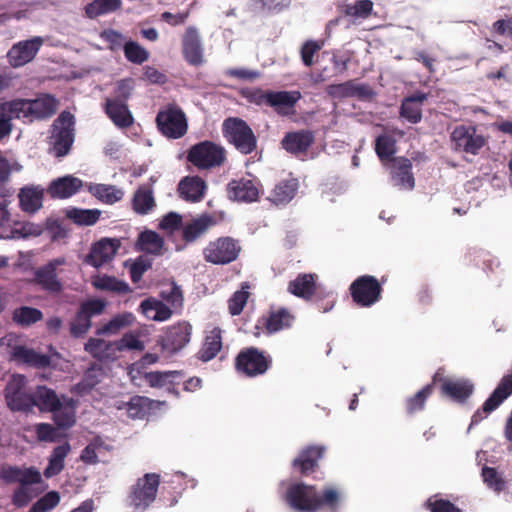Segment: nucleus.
Wrapping results in <instances>:
<instances>
[{
    "label": "nucleus",
    "instance_id": "1",
    "mask_svg": "<svg viewBox=\"0 0 512 512\" xmlns=\"http://www.w3.org/2000/svg\"><path fill=\"white\" fill-rule=\"evenodd\" d=\"M341 498V493L333 487H326L319 493L316 486L305 483L293 484L286 492L287 503L298 512H318L323 508L338 512Z\"/></svg>",
    "mask_w": 512,
    "mask_h": 512
},
{
    "label": "nucleus",
    "instance_id": "2",
    "mask_svg": "<svg viewBox=\"0 0 512 512\" xmlns=\"http://www.w3.org/2000/svg\"><path fill=\"white\" fill-rule=\"evenodd\" d=\"M163 301L148 298L142 301L140 308L143 315L154 321L168 320L172 314H177L183 306V294L174 282L163 288L160 292Z\"/></svg>",
    "mask_w": 512,
    "mask_h": 512
},
{
    "label": "nucleus",
    "instance_id": "3",
    "mask_svg": "<svg viewBox=\"0 0 512 512\" xmlns=\"http://www.w3.org/2000/svg\"><path fill=\"white\" fill-rule=\"evenodd\" d=\"M3 395L7 408L12 412L31 413L34 409L33 389L26 376L13 374L7 381Z\"/></svg>",
    "mask_w": 512,
    "mask_h": 512
},
{
    "label": "nucleus",
    "instance_id": "4",
    "mask_svg": "<svg viewBox=\"0 0 512 512\" xmlns=\"http://www.w3.org/2000/svg\"><path fill=\"white\" fill-rule=\"evenodd\" d=\"M186 159L198 170H212L224 165L227 161V152L222 145L204 140L187 150Z\"/></svg>",
    "mask_w": 512,
    "mask_h": 512
},
{
    "label": "nucleus",
    "instance_id": "5",
    "mask_svg": "<svg viewBox=\"0 0 512 512\" xmlns=\"http://www.w3.org/2000/svg\"><path fill=\"white\" fill-rule=\"evenodd\" d=\"M222 134L226 141L243 155L251 154L257 148L255 133L241 118H226L222 123Z\"/></svg>",
    "mask_w": 512,
    "mask_h": 512
},
{
    "label": "nucleus",
    "instance_id": "6",
    "mask_svg": "<svg viewBox=\"0 0 512 512\" xmlns=\"http://www.w3.org/2000/svg\"><path fill=\"white\" fill-rule=\"evenodd\" d=\"M159 485L160 475L157 473H146L138 478L126 498L129 512H145L155 501Z\"/></svg>",
    "mask_w": 512,
    "mask_h": 512
},
{
    "label": "nucleus",
    "instance_id": "7",
    "mask_svg": "<svg viewBox=\"0 0 512 512\" xmlns=\"http://www.w3.org/2000/svg\"><path fill=\"white\" fill-rule=\"evenodd\" d=\"M235 370L248 378L264 375L272 366V358L256 347H247L239 351L235 358Z\"/></svg>",
    "mask_w": 512,
    "mask_h": 512
},
{
    "label": "nucleus",
    "instance_id": "8",
    "mask_svg": "<svg viewBox=\"0 0 512 512\" xmlns=\"http://www.w3.org/2000/svg\"><path fill=\"white\" fill-rule=\"evenodd\" d=\"M75 117L69 111H62L52 125L53 151L56 157L66 156L74 143Z\"/></svg>",
    "mask_w": 512,
    "mask_h": 512
},
{
    "label": "nucleus",
    "instance_id": "9",
    "mask_svg": "<svg viewBox=\"0 0 512 512\" xmlns=\"http://www.w3.org/2000/svg\"><path fill=\"white\" fill-rule=\"evenodd\" d=\"M241 249L238 240L229 236L219 237L206 245L203 258L214 265H226L238 258Z\"/></svg>",
    "mask_w": 512,
    "mask_h": 512
},
{
    "label": "nucleus",
    "instance_id": "10",
    "mask_svg": "<svg viewBox=\"0 0 512 512\" xmlns=\"http://www.w3.org/2000/svg\"><path fill=\"white\" fill-rule=\"evenodd\" d=\"M349 291L354 303L360 307H371L381 299L382 287L372 275H362L350 285Z\"/></svg>",
    "mask_w": 512,
    "mask_h": 512
},
{
    "label": "nucleus",
    "instance_id": "11",
    "mask_svg": "<svg viewBox=\"0 0 512 512\" xmlns=\"http://www.w3.org/2000/svg\"><path fill=\"white\" fill-rule=\"evenodd\" d=\"M156 124L159 131L170 139L183 137L188 129L186 116L176 105H169L166 109L159 111Z\"/></svg>",
    "mask_w": 512,
    "mask_h": 512
},
{
    "label": "nucleus",
    "instance_id": "12",
    "mask_svg": "<svg viewBox=\"0 0 512 512\" xmlns=\"http://www.w3.org/2000/svg\"><path fill=\"white\" fill-rule=\"evenodd\" d=\"M15 102L22 118L38 120L52 117L59 105V101L50 94H43L33 100L16 99Z\"/></svg>",
    "mask_w": 512,
    "mask_h": 512
},
{
    "label": "nucleus",
    "instance_id": "13",
    "mask_svg": "<svg viewBox=\"0 0 512 512\" xmlns=\"http://www.w3.org/2000/svg\"><path fill=\"white\" fill-rule=\"evenodd\" d=\"M11 358L18 364H23L34 368V370L53 369L59 361V354H42L32 348L23 345H17L12 348Z\"/></svg>",
    "mask_w": 512,
    "mask_h": 512
},
{
    "label": "nucleus",
    "instance_id": "14",
    "mask_svg": "<svg viewBox=\"0 0 512 512\" xmlns=\"http://www.w3.org/2000/svg\"><path fill=\"white\" fill-rule=\"evenodd\" d=\"M512 395V372L503 376L495 390L471 418L470 427L479 424Z\"/></svg>",
    "mask_w": 512,
    "mask_h": 512
},
{
    "label": "nucleus",
    "instance_id": "15",
    "mask_svg": "<svg viewBox=\"0 0 512 512\" xmlns=\"http://www.w3.org/2000/svg\"><path fill=\"white\" fill-rule=\"evenodd\" d=\"M451 142L455 150L477 155L486 145V139L477 133L473 125H458L451 133Z\"/></svg>",
    "mask_w": 512,
    "mask_h": 512
},
{
    "label": "nucleus",
    "instance_id": "16",
    "mask_svg": "<svg viewBox=\"0 0 512 512\" xmlns=\"http://www.w3.org/2000/svg\"><path fill=\"white\" fill-rule=\"evenodd\" d=\"M260 187L259 180L248 175V177L232 179L227 184L226 193L230 200L252 203L259 199Z\"/></svg>",
    "mask_w": 512,
    "mask_h": 512
},
{
    "label": "nucleus",
    "instance_id": "17",
    "mask_svg": "<svg viewBox=\"0 0 512 512\" xmlns=\"http://www.w3.org/2000/svg\"><path fill=\"white\" fill-rule=\"evenodd\" d=\"M44 40L40 36L15 43L7 53L9 64L14 67H22L31 62L42 47Z\"/></svg>",
    "mask_w": 512,
    "mask_h": 512
},
{
    "label": "nucleus",
    "instance_id": "18",
    "mask_svg": "<svg viewBox=\"0 0 512 512\" xmlns=\"http://www.w3.org/2000/svg\"><path fill=\"white\" fill-rule=\"evenodd\" d=\"M66 264L64 257L50 260L34 272V282L50 294H59L63 290L62 283L57 278V268Z\"/></svg>",
    "mask_w": 512,
    "mask_h": 512
},
{
    "label": "nucleus",
    "instance_id": "19",
    "mask_svg": "<svg viewBox=\"0 0 512 512\" xmlns=\"http://www.w3.org/2000/svg\"><path fill=\"white\" fill-rule=\"evenodd\" d=\"M178 322L172 325L159 340L161 351L170 356L181 350L190 340L191 326L189 322Z\"/></svg>",
    "mask_w": 512,
    "mask_h": 512
},
{
    "label": "nucleus",
    "instance_id": "20",
    "mask_svg": "<svg viewBox=\"0 0 512 512\" xmlns=\"http://www.w3.org/2000/svg\"><path fill=\"white\" fill-rule=\"evenodd\" d=\"M439 381L441 382V394L456 402H465L474 391L473 383L467 379L453 380L448 378H441L439 373H436L433 376V384Z\"/></svg>",
    "mask_w": 512,
    "mask_h": 512
},
{
    "label": "nucleus",
    "instance_id": "21",
    "mask_svg": "<svg viewBox=\"0 0 512 512\" xmlns=\"http://www.w3.org/2000/svg\"><path fill=\"white\" fill-rule=\"evenodd\" d=\"M120 247L117 239L102 238L94 243L84 262L95 268H99L105 263L111 261Z\"/></svg>",
    "mask_w": 512,
    "mask_h": 512
},
{
    "label": "nucleus",
    "instance_id": "22",
    "mask_svg": "<svg viewBox=\"0 0 512 512\" xmlns=\"http://www.w3.org/2000/svg\"><path fill=\"white\" fill-rule=\"evenodd\" d=\"M326 447L323 445H309L303 448L293 460V468L301 475L313 473L319 466V460L324 456Z\"/></svg>",
    "mask_w": 512,
    "mask_h": 512
},
{
    "label": "nucleus",
    "instance_id": "23",
    "mask_svg": "<svg viewBox=\"0 0 512 512\" xmlns=\"http://www.w3.org/2000/svg\"><path fill=\"white\" fill-rule=\"evenodd\" d=\"M326 447L323 445H309L303 448L293 460V468L301 475L313 473L319 466V460L324 456Z\"/></svg>",
    "mask_w": 512,
    "mask_h": 512
},
{
    "label": "nucleus",
    "instance_id": "24",
    "mask_svg": "<svg viewBox=\"0 0 512 512\" xmlns=\"http://www.w3.org/2000/svg\"><path fill=\"white\" fill-rule=\"evenodd\" d=\"M315 141V135L311 130L302 129L287 132L281 140L282 148L294 156L306 154Z\"/></svg>",
    "mask_w": 512,
    "mask_h": 512
},
{
    "label": "nucleus",
    "instance_id": "25",
    "mask_svg": "<svg viewBox=\"0 0 512 512\" xmlns=\"http://www.w3.org/2000/svg\"><path fill=\"white\" fill-rule=\"evenodd\" d=\"M182 53L187 63L199 66L203 63V48L198 30L194 26L186 28L182 37Z\"/></svg>",
    "mask_w": 512,
    "mask_h": 512
},
{
    "label": "nucleus",
    "instance_id": "26",
    "mask_svg": "<svg viewBox=\"0 0 512 512\" xmlns=\"http://www.w3.org/2000/svg\"><path fill=\"white\" fill-rule=\"evenodd\" d=\"M82 186L81 179L66 175L52 180L47 188V193L52 199H67L79 192Z\"/></svg>",
    "mask_w": 512,
    "mask_h": 512
},
{
    "label": "nucleus",
    "instance_id": "27",
    "mask_svg": "<svg viewBox=\"0 0 512 512\" xmlns=\"http://www.w3.org/2000/svg\"><path fill=\"white\" fill-rule=\"evenodd\" d=\"M206 189V182L197 175L183 177L177 188L180 198L191 203L202 201L205 197Z\"/></svg>",
    "mask_w": 512,
    "mask_h": 512
},
{
    "label": "nucleus",
    "instance_id": "28",
    "mask_svg": "<svg viewBox=\"0 0 512 512\" xmlns=\"http://www.w3.org/2000/svg\"><path fill=\"white\" fill-rule=\"evenodd\" d=\"M0 478L7 484H37L41 481V474L34 468L21 469L18 466L4 465L0 469Z\"/></svg>",
    "mask_w": 512,
    "mask_h": 512
},
{
    "label": "nucleus",
    "instance_id": "29",
    "mask_svg": "<svg viewBox=\"0 0 512 512\" xmlns=\"http://www.w3.org/2000/svg\"><path fill=\"white\" fill-rule=\"evenodd\" d=\"M116 340L105 341L100 338H89L85 344V351L98 361H114L118 358Z\"/></svg>",
    "mask_w": 512,
    "mask_h": 512
},
{
    "label": "nucleus",
    "instance_id": "30",
    "mask_svg": "<svg viewBox=\"0 0 512 512\" xmlns=\"http://www.w3.org/2000/svg\"><path fill=\"white\" fill-rule=\"evenodd\" d=\"M391 177L394 185L405 189H413L415 180L412 173V163L408 158L392 159Z\"/></svg>",
    "mask_w": 512,
    "mask_h": 512
},
{
    "label": "nucleus",
    "instance_id": "31",
    "mask_svg": "<svg viewBox=\"0 0 512 512\" xmlns=\"http://www.w3.org/2000/svg\"><path fill=\"white\" fill-rule=\"evenodd\" d=\"M327 94L332 98L343 99L354 96L367 97L371 89L366 84H355L354 80H348L339 84H331L326 87Z\"/></svg>",
    "mask_w": 512,
    "mask_h": 512
},
{
    "label": "nucleus",
    "instance_id": "32",
    "mask_svg": "<svg viewBox=\"0 0 512 512\" xmlns=\"http://www.w3.org/2000/svg\"><path fill=\"white\" fill-rule=\"evenodd\" d=\"M222 349V330L214 327L206 331L203 344L196 354L198 360L208 362L214 359Z\"/></svg>",
    "mask_w": 512,
    "mask_h": 512
},
{
    "label": "nucleus",
    "instance_id": "33",
    "mask_svg": "<svg viewBox=\"0 0 512 512\" xmlns=\"http://www.w3.org/2000/svg\"><path fill=\"white\" fill-rule=\"evenodd\" d=\"M317 275L312 273H301L288 283L287 290L296 297L310 300L316 292Z\"/></svg>",
    "mask_w": 512,
    "mask_h": 512
},
{
    "label": "nucleus",
    "instance_id": "34",
    "mask_svg": "<svg viewBox=\"0 0 512 512\" xmlns=\"http://www.w3.org/2000/svg\"><path fill=\"white\" fill-rule=\"evenodd\" d=\"M131 206L133 211L139 215H147L156 207L154 191L151 185H140L134 192Z\"/></svg>",
    "mask_w": 512,
    "mask_h": 512
},
{
    "label": "nucleus",
    "instance_id": "35",
    "mask_svg": "<svg viewBox=\"0 0 512 512\" xmlns=\"http://www.w3.org/2000/svg\"><path fill=\"white\" fill-rule=\"evenodd\" d=\"M34 408L41 412H51L61 408V400L56 392L44 385H38L33 390Z\"/></svg>",
    "mask_w": 512,
    "mask_h": 512
},
{
    "label": "nucleus",
    "instance_id": "36",
    "mask_svg": "<svg viewBox=\"0 0 512 512\" xmlns=\"http://www.w3.org/2000/svg\"><path fill=\"white\" fill-rule=\"evenodd\" d=\"M105 112L112 122L120 128H128L133 124V116L126 103L120 100L107 99Z\"/></svg>",
    "mask_w": 512,
    "mask_h": 512
},
{
    "label": "nucleus",
    "instance_id": "37",
    "mask_svg": "<svg viewBox=\"0 0 512 512\" xmlns=\"http://www.w3.org/2000/svg\"><path fill=\"white\" fill-rule=\"evenodd\" d=\"M299 91H270L268 95V106L273 107L278 114L286 115L284 108H293L301 99Z\"/></svg>",
    "mask_w": 512,
    "mask_h": 512
},
{
    "label": "nucleus",
    "instance_id": "38",
    "mask_svg": "<svg viewBox=\"0 0 512 512\" xmlns=\"http://www.w3.org/2000/svg\"><path fill=\"white\" fill-rule=\"evenodd\" d=\"M215 224L216 220L213 216L203 214L184 226L182 237L185 242H194Z\"/></svg>",
    "mask_w": 512,
    "mask_h": 512
},
{
    "label": "nucleus",
    "instance_id": "39",
    "mask_svg": "<svg viewBox=\"0 0 512 512\" xmlns=\"http://www.w3.org/2000/svg\"><path fill=\"white\" fill-rule=\"evenodd\" d=\"M425 100L423 93L405 98L400 106V116L412 124L419 123L422 119L421 105Z\"/></svg>",
    "mask_w": 512,
    "mask_h": 512
},
{
    "label": "nucleus",
    "instance_id": "40",
    "mask_svg": "<svg viewBox=\"0 0 512 512\" xmlns=\"http://www.w3.org/2000/svg\"><path fill=\"white\" fill-rule=\"evenodd\" d=\"M22 118L15 100L0 103V140L8 137L12 131L13 119Z\"/></svg>",
    "mask_w": 512,
    "mask_h": 512
},
{
    "label": "nucleus",
    "instance_id": "41",
    "mask_svg": "<svg viewBox=\"0 0 512 512\" xmlns=\"http://www.w3.org/2000/svg\"><path fill=\"white\" fill-rule=\"evenodd\" d=\"M44 190L40 187H25L20 190L19 202L23 211L34 213L42 207Z\"/></svg>",
    "mask_w": 512,
    "mask_h": 512
},
{
    "label": "nucleus",
    "instance_id": "42",
    "mask_svg": "<svg viewBox=\"0 0 512 512\" xmlns=\"http://www.w3.org/2000/svg\"><path fill=\"white\" fill-rule=\"evenodd\" d=\"M70 444L65 442L56 446L49 458V463L44 470V475L47 478L58 475L64 469V460L70 452Z\"/></svg>",
    "mask_w": 512,
    "mask_h": 512
},
{
    "label": "nucleus",
    "instance_id": "43",
    "mask_svg": "<svg viewBox=\"0 0 512 512\" xmlns=\"http://www.w3.org/2000/svg\"><path fill=\"white\" fill-rule=\"evenodd\" d=\"M373 11V2L371 0H357L353 3L345 4L341 12L345 17H349L353 23L358 19H367Z\"/></svg>",
    "mask_w": 512,
    "mask_h": 512
},
{
    "label": "nucleus",
    "instance_id": "44",
    "mask_svg": "<svg viewBox=\"0 0 512 512\" xmlns=\"http://www.w3.org/2000/svg\"><path fill=\"white\" fill-rule=\"evenodd\" d=\"M121 5V0H93L85 6V14L88 18L94 19L119 10Z\"/></svg>",
    "mask_w": 512,
    "mask_h": 512
},
{
    "label": "nucleus",
    "instance_id": "45",
    "mask_svg": "<svg viewBox=\"0 0 512 512\" xmlns=\"http://www.w3.org/2000/svg\"><path fill=\"white\" fill-rule=\"evenodd\" d=\"M100 211L97 209L69 208L65 211L68 219L79 226L94 225L100 218Z\"/></svg>",
    "mask_w": 512,
    "mask_h": 512
},
{
    "label": "nucleus",
    "instance_id": "46",
    "mask_svg": "<svg viewBox=\"0 0 512 512\" xmlns=\"http://www.w3.org/2000/svg\"><path fill=\"white\" fill-rule=\"evenodd\" d=\"M138 243L140 249L153 255H161L164 246L163 238L154 231L147 230L139 235Z\"/></svg>",
    "mask_w": 512,
    "mask_h": 512
},
{
    "label": "nucleus",
    "instance_id": "47",
    "mask_svg": "<svg viewBox=\"0 0 512 512\" xmlns=\"http://www.w3.org/2000/svg\"><path fill=\"white\" fill-rule=\"evenodd\" d=\"M296 190L297 183L294 180H283L275 186L269 199L276 205L285 204L295 196Z\"/></svg>",
    "mask_w": 512,
    "mask_h": 512
},
{
    "label": "nucleus",
    "instance_id": "48",
    "mask_svg": "<svg viewBox=\"0 0 512 512\" xmlns=\"http://www.w3.org/2000/svg\"><path fill=\"white\" fill-rule=\"evenodd\" d=\"M90 192L101 202L110 205L120 201L124 196L121 189L107 184H95L90 187Z\"/></svg>",
    "mask_w": 512,
    "mask_h": 512
},
{
    "label": "nucleus",
    "instance_id": "49",
    "mask_svg": "<svg viewBox=\"0 0 512 512\" xmlns=\"http://www.w3.org/2000/svg\"><path fill=\"white\" fill-rule=\"evenodd\" d=\"M433 390L434 384L432 382L424 386L415 395L407 398L405 402L407 413L412 415L422 411L425 407L426 400L432 395Z\"/></svg>",
    "mask_w": 512,
    "mask_h": 512
},
{
    "label": "nucleus",
    "instance_id": "50",
    "mask_svg": "<svg viewBox=\"0 0 512 512\" xmlns=\"http://www.w3.org/2000/svg\"><path fill=\"white\" fill-rule=\"evenodd\" d=\"M375 152L381 162L392 160L396 152V141L390 135H379L375 140Z\"/></svg>",
    "mask_w": 512,
    "mask_h": 512
},
{
    "label": "nucleus",
    "instance_id": "51",
    "mask_svg": "<svg viewBox=\"0 0 512 512\" xmlns=\"http://www.w3.org/2000/svg\"><path fill=\"white\" fill-rule=\"evenodd\" d=\"M93 285L100 290L116 292L119 294L127 293L129 286L126 282L118 280L113 276L103 275L98 276L94 281Z\"/></svg>",
    "mask_w": 512,
    "mask_h": 512
},
{
    "label": "nucleus",
    "instance_id": "52",
    "mask_svg": "<svg viewBox=\"0 0 512 512\" xmlns=\"http://www.w3.org/2000/svg\"><path fill=\"white\" fill-rule=\"evenodd\" d=\"M481 475L486 486L494 492L501 493L506 489L505 479L495 468L484 466Z\"/></svg>",
    "mask_w": 512,
    "mask_h": 512
},
{
    "label": "nucleus",
    "instance_id": "53",
    "mask_svg": "<svg viewBox=\"0 0 512 512\" xmlns=\"http://www.w3.org/2000/svg\"><path fill=\"white\" fill-rule=\"evenodd\" d=\"M127 414L132 419H143L150 408V400L143 396H134L126 404Z\"/></svg>",
    "mask_w": 512,
    "mask_h": 512
},
{
    "label": "nucleus",
    "instance_id": "54",
    "mask_svg": "<svg viewBox=\"0 0 512 512\" xmlns=\"http://www.w3.org/2000/svg\"><path fill=\"white\" fill-rule=\"evenodd\" d=\"M126 59L134 64H142L149 58L148 51L135 41H128L123 46Z\"/></svg>",
    "mask_w": 512,
    "mask_h": 512
},
{
    "label": "nucleus",
    "instance_id": "55",
    "mask_svg": "<svg viewBox=\"0 0 512 512\" xmlns=\"http://www.w3.org/2000/svg\"><path fill=\"white\" fill-rule=\"evenodd\" d=\"M118 353L124 351H139L145 349V344L140 340L139 335L133 332L125 333L120 339L116 340Z\"/></svg>",
    "mask_w": 512,
    "mask_h": 512
},
{
    "label": "nucleus",
    "instance_id": "56",
    "mask_svg": "<svg viewBox=\"0 0 512 512\" xmlns=\"http://www.w3.org/2000/svg\"><path fill=\"white\" fill-rule=\"evenodd\" d=\"M60 502V495L57 491H50L39 498L30 508L29 512H48L55 508Z\"/></svg>",
    "mask_w": 512,
    "mask_h": 512
},
{
    "label": "nucleus",
    "instance_id": "57",
    "mask_svg": "<svg viewBox=\"0 0 512 512\" xmlns=\"http://www.w3.org/2000/svg\"><path fill=\"white\" fill-rule=\"evenodd\" d=\"M53 413L54 423L59 428H70L75 424V413L72 407H63L59 410L51 411Z\"/></svg>",
    "mask_w": 512,
    "mask_h": 512
},
{
    "label": "nucleus",
    "instance_id": "58",
    "mask_svg": "<svg viewBox=\"0 0 512 512\" xmlns=\"http://www.w3.org/2000/svg\"><path fill=\"white\" fill-rule=\"evenodd\" d=\"M102 369L96 365L87 369L83 375L82 380L78 383V387L85 392L92 390L99 382Z\"/></svg>",
    "mask_w": 512,
    "mask_h": 512
},
{
    "label": "nucleus",
    "instance_id": "59",
    "mask_svg": "<svg viewBox=\"0 0 512 512\" xmlns=\"http://www.w3.org/2000/svg\"><path fill=\"white\" fill-rule=\"evenodd\" d=\"M104 308L105 304L103 301L98 299L88 300L81 304L78 317H83L85 320H88L89 318L102 313Z\"/></svg>",
    "mask_w": 512,
    "mask_h": 512
},
{
    "label": "nucleus",
    "instance_id": "60",
    "mask_svg": "<svg viewBox=\"0 0 512 512\" xmlns=\"http://www.w3.org/2000/svg\"><path fill=\"white\" fill-rule=\"evenodd\" d=\"M323 43L314 40L306 41L300 50L301 60L306 67H311L314 63V55L321 50Z\"/></svg>",
    "mask_w": 512,
    "mask_h": 512
},
{
    "label": "nucleus",
    "instance_id": "61",
    "mask_svg": "<svg viewBox=\"0 0 512 512\" xmlns=\"http://www.w3.org/2000/svg\"><path fill=\"white\" fill-rule=\"evenodd\" d=\"M426 508L430 512H463L447 499L429 498L426 502Z\"/></svg>",
    "mask_w": 512,
    "mask_h": 512
},
{
    "label": "nucleus",
    "instance_id": "62",
    "mask_svg": "<svg viewBox=\"0 0 512 512\" xmlns=\"http://www.w3.org/2000/svg\"><path fill=\"white\" fill-rule=\"evenodd\" d=\"M100 37L108 44L110 50L115 51L124 46V36L114 29H106L101 32Z\"/></svg>",
    "mask_w": 512,
    "mask_h": 512
},
{
    "label": "nucleus",
    "instance_id": "63",
    "mask_svg": "<svg viewBox=\"0 0 512 512\" xmlns=\"http://www.w3.org/2000/svg\"><path fill=\"white\" fill-rule=\"evenodd\" d=\"M249 298V292L245 290L236 291L228 301V308L230 313L235 316L241 313L247 300Z\"/></svg>",
    "mask_w": 512,
    "mask_h": 512
},
{
    "label": "nucleus",
    "instance_id": "64",
    "mask_svg": "<svg viewBox=\"0 0 512 512\" xmlns=\"http://www.w3.org/2000/svg\"><path fill=\"white\" fill-rule=\"evenodd\" d=\"M256 7L266 12H281L290 5V0H253Z\"/></svg>",
    "mask_w": 512,
    "mask_h": 512
}]
</instances>
